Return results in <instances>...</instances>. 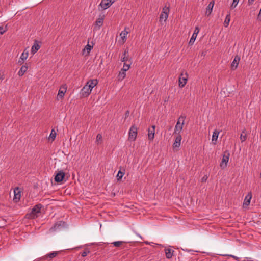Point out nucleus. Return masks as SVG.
Wrapping results in <instances>:
<instances>
[{"mask_svg":"<svg viewBox=\"0 0 261 261\" xmlns=\"http://www.w3.org/2000/svg\"><path fill=\"white\" fill-rule=\"evenodd\" d=\"M168 14L162 13L160 16V20L164 19V21H166L168 18Z\"/></svg>","mask_w":261,"mask_h":261,"instance_id":"35","label":"nucleus"},{"mask_svg":"<svg viewBox=\"0 0 261 261\" xmlns=\"http://www.w3.org/2000/svg\"><path fill=\"white\" fill-rule=\"evenodd\" d=\"M188 74L187 72L182 71L179 77V86L181 88L184 87L186 84L188 80Z\"/></svg>","mask_w":261,"mask_h":261,"instance_id":"3","label":"nucleus"},{"mask_svg":"<svg viewBox=\"0 0 261 261\" xmlns=\"http://www.w3.org/2000/svg\"><path fill=\"white\" fill-rule=\"evenodd\" d=\"M2 226H0V228H2Z\"/></svg>","mask_w":261,"mask_h":261,"instance_id":"46","label":"nucleus"},{"mask_svg":"<svg viewBox=\"0 0 261 261\" xmlns=\"http://www.w3.org/2000/svg\"><path fill=\"white\" fill-rule=\"evenodd\" d=\"M58 253H59L58 252H53L51 253H49L47 254L46 255H45L43 257V258L44 259H46L47 258H49L50 259L53 258L55 257L58 255Z\"/></svg>","mask_w":261,"mask_h":261,"instance_id":"23","label":"nucleus"},{"mask_svg":"<svg viewBox=\"0 0 261 261\" xmlns=\"http://www.w3.org/2000/svg\"><path fill=\"white\" fill-rule=\"evenodd\" d=\"M92 89L89 87V85L86 84L82 89L81 93L83 97H87L91 93Z\"/></svg>","mask_w":261,"mask_h":261,"instance_id":"8","label":"nucleus"},{"mask_svg":"<svg viewBox=\"0 0 261 261\" xmlns=\"http://www.w3.org/2000/svg\"><path fill=\"white\" fill-rule=\"evenodd\" d=\"M128 34V32L126 31H122L120 35L123 41H125L126 39V35Z\"/></svg>","mask_w":261,"mask_h":261,"instance_id":"29","label":"nucleus"},{"mask_svg":"<svg viewBox=\"0 0 261 261\" xmlns=\"http://www.w3.org/2000/svg\"><path fill=\"white\" fill-rule=\"evenodd\" d=\"M129 115V111H126V112H125V118L128 117Z\"/></svg>","mask_w":261,"mask_h":261,"instance_id":"44","label":"nucleus"},{"mask_svg":"<svg viewBox=\"0 0 261 261\" xmlns=\"http://www.w3.org/2000/svg\"><path fill=\"white\" fill-rule=\"evenodd\" d=\"M124 175V172H122L121 171L119 170L117 175V180L118 181L122 179V178Z\"/></svg>","mask_w":261,"mask_h":261,"instance_id":"32","label":"nucleus"},{"mask_svg":"<svg viewBox=\"0 0 261 261\" xmlns=\"http://www.w3.org/2000/svg\"><path fill=\"white\" fill-rule=\"evenodd\" d=\"M199 32V29L198 27H196L195 29V30L194 31V33L190 40L189 41V44H192L195 42V39L197 37V34H198Z\"/></svg>","mask_w":261,"mask_h":261,"instance_id":"11","label":"nucleus"},{"mask_svg":"<svg viewBox=\"0 0 261 261\" xmlns=\"http://www.w3.org/2000/svg\"><path fill=\"white\" fill-rule=\"evenodd\" d=\"M246 138H247V135L246 133V130L244 129L242 131V132L240 135V140H241V142H244L246 140Z\"/></svg>","mask_w":261,"mask_h":261,"instance_id":"26","label":"nucleus"},{"mask_svg":"<svg viewBox=\"0 0 261 261\" xmlns=\"http://www.w3.org/2000/svg\"><path fill=\"white\" fill-rule=\"evenodd\" d=\"M252 198L251 194L248 193L245 197V198L243 204L246 206H248L250 203V200Z\"/></svg>","mask_w":261,"mask_h":261,"instance_id":"20","label":"nucleus"},{"mask_svg":"<svg viewBox=\"0 0 261 261\" xmlns=\"http://www.w3.org/2000/svg\"><path fill=\"white\" fill-rule=\"evenodd\" d=\"M104 19V15H99V17L96 19L94 26V31H97L100 29V27L103 25Z\"/></svg>","mask_w":261,"mask_h":261,"instance_id":"6","label":"nucleus"},{"mask_svg":"<svg viewBox=\"0 0 261 261\" xmlns=\"http://www.w3.org/2000/svg\"><path fill=\"white\" fill-rule=\"evenodd\" d=\"M98 83L97 80H91L87 82L86 84L89 85V87L92 89Z\"/></svg>","mask_w":261,"mask_h":261,"instance_id":"21","label":"nucleus"},{"mask_svg":"<svg viewBox=\"0 0 261 261\" xmlns=\"http://www.w3.org/2000/svg\"><path fill=\"white\" fill-rule=\"evenodd\" d=\"M126 76V71H123V70H121L119 72V74L118 75L117 78L119 81H122Z\"/></svg>","mask_w":261,"mask_h":261,"instance_id":"22","label":"nucleus"},{"mask_svg":"<svg viewBox=\"0 0 261 261\" xmlns=\"http://www.w3.org/2000/svg\"><path fill=\"white\" fill-rule=\"evenodd\" d=\"M114 1H111L108 0H102L99 5V7H100L102 9L105 10L109 8Z\"/></svg>","mask_w":261,"mask_h":261,"instance_id":"7","label":"nucleus"},{"mask_svg":"<svg viewBox=\"0 0 261 261\" xmlns=\"http://www.w3.org/2000/svg\"><path fill=\"white\" fill-rule=\"evenodd\" d=\"M230 154L228 151H225L224 152L222 160L220 164V167L222 169L225 168L227 166V164L229 161Z\"/></svg>","mask_w":261,"mask_h":261,"instance_id":"5","label":"nucleus"},{"mask_svg":"<svg viewBox=\"0 0 261 261\" xmlns=\"http://www.w3.org/2000/svg\"><path fill=\"white\" fill-rule=\"evenodd\" d=\"M89 253L90 251L89 250H86L81 253V255L82 257H85Z\"/></svg>","mask_w":261,"mask_h":261,"instance_id":"38","label":"nucleus"},{"mask_svg":"<svg viewBox=\"0 0 261 261\" xmlns=\"http://www.w3.org/2000/svg\"><path fill=\"white\" fill-rule=\"evenodd\" d=\"M239 0H233V3H232V5H231V8L234 9V8H236V7L237 6V5H238V4L239 3Z\"/></svg>","mask_w":261,"mask_h":261,"instance_id":"37","label":"nucleus"},{"mask_svg":"<svg viewBox=\"0 0 261 261\" xmlns=\"http://www.w3.org/2000/svg\"><path fill=\"white\" fill-rule=\"evenodd\" d=\"M102 142V136L100 134H98L96 136L95 143L97 145L101 144Z\"/></svg>","mask_w":261,"mask_h":261,"instance_id":"25","label":"nucleus"},{"mask_svg":"<svg viewBox=\"0 0 261 261\" xmlns=\"http://www.w3.org/2000/svg\"><path fill=\"white\" fill-rule=\"evenodd\" d=\"M138 129L135 125H133L129 129L128 133V139L132 141H134L137 138Z\"/></svg>","mask_w":261,"mask_h":261,"instance_id":"4","label":"nucleus"},{"mask_svg":"<svg viewBox=\"0 0 261 261\" xmlns=\"http://www.w3.org/2000/svg\"><path fill=\"white\" fill-rule=\"evenodd\" d=\"M56 137V133L54 129H52L49 135L50 139L54 141Z\"/></svg>","mask_w":261,"mask_h":261,"instance_id":"34","label":"nucleus"},{"mask_svg":"<svg viewBox=\"0 0 261 261\" xmlns=\"http://www.w3.org/2000/svg\"><path fill=\"white\" fill-rule=\"evenodd\" d=\"M240 58L238 56H236L234 57L233 61H232V62L231 64V69L232 70H235L237 69V68L238 66L239 63L240 62Z\"/></svg>","mask_w":261,"mask_h":261,"instance_id":"13","label":"nucleus"},{"mask_svg":"<svg viewBox=\"0 0 261 261\" xmlns=\"http://www.w3.org/2000/svg\"><path fill=\"white\" fill-rule=\"evenodd\" d=\"M155 125H152L151 128H149L148 130V139L150 141H152L154 137L155 133Z\"/></svg>","mask_w":261,"mask_h":261,"instance_id":"10","label":"nucleus"},{"mask_svg":"<svg viewBox=\"0 0 261 261\" xmlns=\"http://www.w3.org/2000/svg\"><path fill=\"white\" fill-rule=\"evenodd\" d=\"M65 176V173L62 170L59 171L55 177V181L57 182H60L63 181Z\"/></svg>","mask_w":261,"mask_h":261,"instance_id":"9","label":"nucleus"},{"mask_svg":"<svg viewBox=\"0 0 261 261\" xmlns=\"http://www.w3.org/2000/svg\"><path fill=\"white\" fill-rule=\"evenodd\" d=\"M40 48V45L37 41H35L31 48V53L33 54L36 53Z\"/></svg>","mask_w":261,"mask_h":261,"instance_id":"17","label":"nucleus"},{"mask_svg":"<svg viewBox=\"0 0 261 261\" xmlns=\"http://www.w3.org/2000/svg\"><path fill=\"white\" fill-rule=\"evenodd\" d=\"M186 118V116L183 115H181L178 118V121L174 128V134L180 135L179 134L182 129Z\"/></svg>","mask_w":261,"mask_h":261,"instance_id":"2","label":"nucleus"},{"mask_svg":"<svg viewBox=\"0 0 261 261\" xmlns=\"http://www.w3.org/2000/svg\"><path fill=\"white\" fill-rule=\"evenodd\" d=\"M223 256H228L229 257H231L233 258H234L235 260H237V261H239V259L240 258L236 256H234L233 255H223Z\"/></svg>","mask_w":261,"mask_h":261,"instance_id":"41","label":"nucleus"},{"mask_svg":"<svg viewBox=\"0 0 261 261\" xmlns=\"http://www.w3.org/2000/svg\"><path fill=\"white\" fill-rule=\"evenodd\" d=\"M219 134V132L217 130V129H215L213 133L212 136V141H216L217 140L218 135Z\"/></svg>","mask_w":261,"mask_h":261,"instance_id":"28","label":"nucleus"},{"mask_svg":"<svg viewBox=\"0 0 261 261\" xmlns=\"http://www.w3.org/2000/svg\"><path fill=\"white\" fill-rule=\"evenodd\" d=\"M181 138V136L180 135H178L176 136L174 142L173 144V149H175L177 147L178 148L180 146Z\"/></svg>","mask_w":261,"mask_h":261,"instance_id":"12","label":"nucleus"},{"mask_svg":"<svg viewBox=\"0 0 261 261\" xmlns=\"http://www.w3.org/2000/svg\"><path fill=\"white\" fill-rule=\"evenodd\" d=\"M169 8H166V7H165L163 9V11H162V13H164V14H168V13H169Z\"/></svg>","mask_w":261,"mask_h":261,"instance_id":"40","label":"nucleus"},{"mask_svg":"<svg viewBox=\"0 0 261 261\" xmlns=\"http://www.w3.org/2000/svg\"><path fill=\"white\" fill-rule=\"evenodd\" d=\"M254 1V0H248V4L249 5H251L253 3V2Z\"/></svg>","mask_w":261,"mask_h":261,"instance_id":"45","label":"nucleus"},{"mask_svg":"<svg viewBox=\"0 0 261 261\" xmlns=\"http://www.w3.org/2000/svg\"><path fill=\"white\" fill-rule=\"evenodd\" d=\"M164 250L166 258L168 259L171 258L173 255L174 250L169 248H165Z\"/></svg>","mask_w":261,"mask_h":261,"instance_id":"16","label":"nucleus"},{"mask_svg":"<svg viewBox=\"0 0 261 261\" xmlns=\"http://www.w3.org/2000/svg\"><path fill=\"white\" fill-rule=\"evenodd\" d=\"M92 48H93V46H91L89 44H87L85 46V48L87 50L88 53H89L91 51V50L92 49Z\"/></svg>","mask_w":261,"mask_h":261,"instance_id":"39","label":"nucleus"},{"mask_svg":"<svg viewBox=\"0 0 261 261\" xmlns=\"http://www.w3.org/2000/svg\"><path fill=\"white\" fill-rule=\"evenodd\" d=\"M24 61V60H22V59H21V58H20V59L18 60V64L21 65L23 63Z\"/></svg>","mask_w":261,"mask_h":261,"instance_id":"43","label":"nucleus"},{"mask_svg":"<svg viewBox=\"0 0 261 261\" xmlns=\"http://www.w3.org/2000/svg\"><path fill=\"white\" fill-rule=\"evenodd\" d=\"M28 69V66L25 64L24 65H22L20 68L19 71L18 72V74L19 76H22L24 75V74L26 72Z\"/></svg>","mask_w":261,"mask_h":261,"instance_id":"18","label":"nucleus"},{"mask_svg":"<svg viewBox=\"0 0 261 261\" xmlns=\"http://www.w3.org/2000/svg\"><path fill=\"white\" fill-rule=\"evenodd\" d=\"M230 21V13L228 12V13L226 16L225 20L224 21V26L225 27H227L229 25V22Z\"/></svg>","mask_w":261,"mask_h":261,"instance_id":"24","label":"nucleus"},{"mask_svg":"<svg viewBox=\"0 0 261 261\" xmlns=\"http://www.w3.org/2000/svg\"><path fill=\"white\" fill-rule=\"evenodd\" d=\"M26 49H25L23 52L22 53L20 58L22 60H25L27 59L28 57V51H25Z\"/></svg>","mask_w":261,"mask_h":261,"instance_id":"30","label":"nucleus"},{"mask_svg":"<svg viewBox=\"0 0 261 261\" xmlns=\"http://www.w3.org/2000/svg\"><path fill=\"white\" fill-rule=\"evenodd\" d=\"M66 92V88H64V90H61V89H59L58 94L57 95L58 97H59L60 98H63L64 94L65 92Z\"/></svg>","mask_w":261,"mask_h":261,"instance_id":"27","label":"nucleus"},{"mask_svg":"<svg viewBox=\"0 0 261 261\" xmlns=\"http://www.w3.org/2000/svg\"><path fill=\"white\" fill-rule=\"evenodd\" d=\"M124 243V242H123V241H118L114 242L112 243V244L115 247H120L121 245H122Z\"/></svg>","mask_w":261,"mask_h":261,"instance_id":"33","label":"nucleus"},{"mask_svg":"<svg viewBox=\"0 0 261 261\" xmlns=\"http://www.w3.org/2000/svg\"><path fill=\"white\" fill-rule=\"evenodd\" d=\"M214 4H215V1H212L209 3L208 6H207L206 11V13H205L206 15L208 16V15H210L211 14L212 10H213V8L214 6Z\"/></svg>","mask_w":261,"mask_h":261,"instance_id":"14","label":"nucleus"},{"mask_svg":"<svg viewBox=\"0 0 261 261\" xmlns=\"http://www.w3.org/2000/svg\"><path fill=\"white\" fill-rule=\"evenodd\" d=\"M128 53H129V49L128 48H126L124 51L122 57H121V61L122 62H126V61H128Z\"/></svg>","mask_w":261,"mask_h":261,"instance_id":"19","label":"nucleus"},{"mask_svg":"<svg viewBox=\"0 0 261 261\" xmlns=\"http://www.w3.org/2000/svg\"><path fill=\"white\" fill-rule=\"evenodd\" d=\"M7 30H8L7 25H6L4 27L3 25L0 26V34L1 35L3 34L4 33H5Z\"/></svg>","mask_w":261,"mask_h":261,"instance_id":"31","label":"nucleus"},{"mask_svg":"<svg viewBox=\"0 0 261 261\" xmlns=\"http://www.w3.org/2000/svg\"><path fill=\"white\" fill-rule=\"evenodd\" d=\"M130 67V64H127L125 63H124V65H123V67L122 69H121L123 70V71H127V70H128L129 69Z\"/></svg>","mask_w":261,"mask_h":261,"instance_id":"36","label":"nucleus"},{"mask_svg":"<svg viewBox=\"0 0 261 261\" xmlns=\"http://www.w3.org/2000/svg\"><path fill=\"white\" fill-rule=\"evenodd\" d=\"M42 207V205L40 203L35 205L31 210V212L27 214L26 218L30 219L37 218L38 214L40 213Z\"/></svg>","mask_w":261,"mask_h":261,"instance_id":"1","label":"nucleus"},{"mask_svg":"<svg viewBox=\"0 0 261 261\" xmlns=\"http://www.w3.org/2000/svg\"><path fill=\"white\" fill-rule=\"evenodd\" d=\"M208 179V176L207 175H204L203 177L201 178V182H205L206 181V180Z\"/></svg>","mask_w":261,"mask_h":261,"instance_id":"42","label":"nucleus"},{"mask_svg":"<svg viewBox=\"0 0 261 261\" xmlns=\"http://www.w3.org/2000/svg\"><path fill=\"white\" fill-rule=\"evenodd\" d=\"M14 200L17 202L19 201L21 197L20 191H19V188H16L14 191Z\"/></svg>","mask_w":261,"mask_h":261,"instance_id":"15","label":"nucleus"}]
</instances>
